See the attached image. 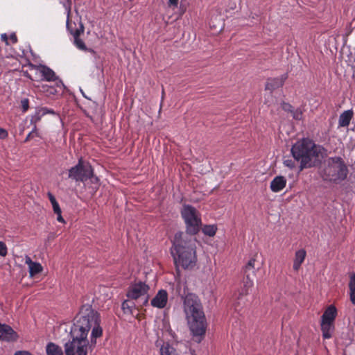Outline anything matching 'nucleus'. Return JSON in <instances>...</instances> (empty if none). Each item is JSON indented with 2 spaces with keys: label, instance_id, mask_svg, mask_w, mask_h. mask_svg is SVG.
<instances>
[{
  "label": "nucleus",
  "instance_id": "obj_4",
  "mask_svg": "<svg viewBox=\"0 0 355 355\" xmlns=\"http://www.w3.org/2000/svg\"><path fill=\"white\" fill-rule=\"evenodd\" d=\"M323 148L309 139L297 141L291 148V154L300 162V171L317 166L320 162Z\"/></svg>",
  "mask_w": 355,
  "mask_h": 355
},
{
  "label": "nucleus",
  "instance_id": "obj_26",
  "mask_svg": "<svg viewBox=\"0 0 355 355\" xmlns=\"http://www.w3.org/2000/svg\"><path fill=\"white\" fill-rule=\"evenodd\" d=\"M204 234L209 236H214L217 231V226L216 225H206L202 228Z\"/></svg>",
  "mask_w": 355,
  "mask_h": 355
},
{
  "label": "nucleus",
  "instance_id": "obj_35",
  "mask_svg": "<svg viewBox=\"0 0 355 355\" xmlns=\"http://www.w3.org/2000/svg\"><path fill=\"white\" fill-rule=\"evenodd\" d=\"M292 114H293V117L296 119V120H300L302 119V113L301 111L300 110H294L293 111V112H291Z\"/></svg>",
  "mask_w": 355,
  "mask_h": 355
},
{
  "label": "nucleus",
  "instance_id": "obj_10",
  "mask_svg": "<svg viewBox=\"0 0 355 355\" xmlns=\"http://www.w3.org/2000/svg\"><path fill=\"white\" fill-rule=\"evenodd\" d=\"M168 300V295L167 291L164 289H160L152 299L150 304L153 307L163 309L166 306Z\"/></svg>",
  "mask_w": 355,
  "mask_h": 355
},
{
  "label": "nucleus",
  "instance_id": "obj_13",
  "mask_svg": "<svg viewBox=\"0 0 355 355\" xmlns=\"http://www.w3.org/2000/svg\"><path fill=\"white\" fill-rule=\"evenodd\" d=\"M17 338V333L8 324L0 322V339L10 341Z\"/></svg>",
  "mask_w": 355,
  "mask_h": 355
},
{
  "label": "nucleus",
  "instance_id": "obj_6",
  "mask_svg": "<svg viewBox=\"0 0 355 355\" xmlns=\"http://www.w3.org/2000/svg\"><path fill=\"white\" fill-rule=\"evenodd\" d=\"M180 214L186 226L184 234L191 237L196 235L202 226L201 215L199 211L190 205H184Z\"/></svg>",
  "mask_w": 355,
  "mask_h": 355
},
{
  "label": "nucleus",
  "instance_id": "obj_39",
  "mask_svg": "<svg viewBox=\"0 0 355 355\" xmlns=\"http://www.w3.org/2000/svg\"><path fill=\"white\" fill-rule=\"evenodd\" d=\"M9 40L11 42V44H16L17 42V37L16 35V34L15 33H12L10 37H9Z\"/></svg>",
  "mask_w": 355,
  "mask_h": 355
},
{
  "label": "nucleus",
  "instance_id": "obj_24",
  "mask_svg": "<svg viewBox=\"0 0 355 355\" xmlns=\"http://www.w3.org/2000/svg\"><path fill=\"white\" fill-rule=\"evenodd\" d=\"M350 300L353 304L355 305V273L350 276L349 283Z\"/></svg>",
  "mask_w": 355,
  "mask_h": 355
},
{
  "label": "nucleus",
  "instance_id": "obj_25",
  "mask_svg": "<svg viewBox=\"0 0 355 355\" xmlns=\"http://www.w3.org/2000/svg\"><path fill=\"white\" fill-rule=\"evenodd\" d=\"M46 110H37L35 113L31 116V123L36 125V124L41 120V119L46 114Z\"/></svg>",
  "mask_w": 355,
  "mask_h": 355
},
{
  "label": "nucleus",
  "instance_id": "obj_45",
  "mask_svg": "<svg viewBox=\"0 0 355 355\" xmlns=\"http://www.w3.org/2000/svg\"><path fill=\"white\" fill-rule=\"evenodd\" d=\"M94 180H95V181H96V182H98V178L97 177H95V178H94Z\"/></svg>",
  "mask_w": 355,
  "mask_h": 355
},
{
  "label": "nucleus",
  "instance_id": "obj_30",
  "mask_svg": "<svg viewBox=\"0 0 355 355\" xmlns=\"http://www.w3.org/2000/svg\"><path fill=\"white\" fill-rule=\"evenodd\" d=\"M254 263H255L254 259H250L248 261V263L246 264V266H245V268H244V272H245V275H246V274H248V271L254 269Z\"/></svg>",
  "mask_w": 355,
  "mask_h": 355
},
{
  "label": "nucleus",
  "instance_id": "obj_46",
  "mask_svg": "<svg viewBox=\"0 0 355 355\" xmlns=\"http://www.w3.org/2000/svg\"><path fill=\"white\" fill-rule=\"evenodd\" d=\"M68 1L69 2V4H71V1H70V0H68Z\"/></svg>",
  "mask_w": 355,
  "mask_h": 355
},
{
  "label": "nucleus",
  "instance_id": "obj_7",
  "mask_svg": "<svg viewBox=\"0 0 355 355\" xmlns=\"http://www.w3.org/2000/svg\"><path fill=\"white\" fill-rule=\"evenodd\" d=\"M69 178L78 182H85L94 178V170L89 162L79 159L78 164L69 170Z\"/></svg>",
  "mask_w": 355,
  "mask_h": 355
},
{
  "label": "nucleus",
  "instance_id": "obj_44",
  "mask_svg": "<svg viewBox=\"0 0 355 355\" xmlns=\"http://www.w3.org/2000/svg\"><path fill=\"white\" fill-rule=\"evenodd\" d=\"M164 89H162V98H164Z\"/></svg>",
  "mask_w": 355,
  "mask_h": 355
},
{
  "label": "nucleus",
  "instance_id": "obj_16",
  "mask_svg": "<svg viewBox=\"0 0 355 355\" xmlns=\"http://www.w3.org/2000/svg\"><path fill=\"white\" fill-rule=\"evenodd\" d=\"M25 263L28 266L29 275L31 277L42 271L43 268L42 265L40 263L33 261L28 256L26 257Z\"/></svg>",
  "mask_w": 355,
  "mask_h": 355
},
{
  "label": "nucleus",
  "instance_id": "obj_8",
  "mask_svg": "<svg viewBox=\"0 0 355 355\" xmlns=\"http://www.w3.org/2000/svg\"><path fill=\"white\" fill-rule=\"evenodd\" d=\"M150 287L145 282L139 281L132 284L128 290L127 297L130 300H137L141 298L144 301L142 305L146 306L148 304L150 295L148 291Z\"/></svg>",
  "mask_w": 355,
  "mask_h": 355
},
{
  "label": "nucleus",
  "instance_id": "obj_41",
  "mask_svg": "<svg viewBox=\"0 0 355 355\" xmlns=\"http://www.w3.org/2000/svg\"><path fill=\"white\" fill-rule=\"evenodd\" d=\"M47 196L51 204L57 201L55 196L51 192H48Z\"/></svg>",
  "mask_w": 355,
  "mask_h": 355
},
{
  "label": "nucleus",
  "instance_id": "obj_2",
  "mask_svg": "<svg viewBox=\"0 0 355 355\" xmlns=\"http://www.w3.org/2000/svg\"><path fill=\"white\" fill-rule=\"evenodd\" d=\"M176 293L183 302V311L191 332L194 337H204L207 322L200 299L195 293L189 291L186 283L179 282L176 285Z\"/></svg>",
  "mask_w": 355,
  "mask_h": 355
},
{
  "label": "nucleus",
  "instance_id": "obj_18",
  "mask_svg": "<svg viewBox=\"0 0 355 355\" xmlns=\"http://www.w3.org/2000/svg\"><path fill=\"white\" fill-rule=\"evenodd\" d=\"M253 284V281L250 278L249 274H246L243 281V286L239 293V300H242L244 297L249 294L250 289L252 287Z\"/></svg>",
  "mask_w": 355,
  "mask_h": 355
},
{
  "label": "nucleus",
  "instance_id": "obj_27",
  "mask_svg": "<svg viewBox=\"0 0 355 355\" xmlns=\"http://www.w3.org/2000/svg\"><path fill=\"white\" fill-rule=\"evenodd\" d=\"M135 306V303L130 300H124L121 305V308L125 313H132Z\"/></svg>",
  "mask_w": 355,
  "mask_h": 355
},
{
  "label": "nucleus",
  "instance_id": "obj_11",
  "mask_svg": "<svg viewBox=\"0 0 355 355\" xmlns=\"http://www.w3.org/2000/svg\"><path fill=\"white\" fill-rule=\"evenodd\" d=\"M84 31V27L83 24L80 25V28H76L74 32L71 31V34L73 36L74 38V44L76 46L82 51H88L89 53H92L93 54H95L96 52L92 49H88L87 48L85 42L80 38V35L81 33H83Z\"/></svg>",
  "mask_w": 355,
  "mask_h": 355
},
{
  "label": "nucleus",
  "instance_id": "obj_17",
  "mask_svg": "<svg viewBox=\"0 0 355 355\" xmlns=\"http://www.w3.org/2000/svg\"><path fill=\"white\" fill-rule=\"evenodd\" d=\"M306 256V252L304 249H300L295 252L293 260V268L295 271H298L301 265L304 261Z\"/></svg>",
  "mask_w": 355,
  "mask_h": 355
},
{
  "label": "nucleus",
  "instance_id": "obj_42",
  "mask_svg": "<svg viewBox=\"0 0 355 355\" xmlns=\"http://www.w3.org/2000/svg\"><path fill=\"white\" fill-rule=\"evenodd\" d=\"M55 214L57 215V220L58 221L62 223H65L63 217L62 216V211L59 212V214Z\"/></svg>",
  "mask_w": 355,
  "mask_h": 355
},
{
  "label": "nucleus",
  "instance_id": "obj_43",
  "mask_svg": "<svg viewBox=\"0 0 355 355\" xmlns=\"http://www.w3.org/2000/svg\"><path fill=\"white\" fill-rule=\"evenodd\" d=\"M41 110H46V114H55V112L53 110L49 109L47 107H42Z\"/></svg>",
  "mask_w": 355,
  "mask_h": 355
},
{
  "label": "nucleus",
  "instance_id": "obj_37",
  "mask_svg": "<svg viewBox=\"0 0 355 355\" xmlns=\"http://www.w3.org/2000/svg\"><path fill=\"white\" fill-rule=\"evenodd\" d=\"M51 205L55 214H59V212L62 211L60 205L57 201L52 203Z\"/></svg>",
  "mask_w": 355,
  "mask_h": 355
},
{
  "label": "nucleus",
  "instance_id": "obj_14",
  "mask_svg": "<svg viewBox=\"0 0 355 355\" xmlns=\"http://www.w3.org/2000/svg\"><path fill=\"white\" fill-rule=\"evenodd\" d=\"M286 179L282 175H278L274 178L271 181L270 188L272 192L277 193L285 188L286 185Z\"/></svg>",
  "mask_w": 355,
  "mask_h": 355
},
{
  "label": "nucleus",
  "instance_id": "obj_33",
  "mask_svg": "<svg viewBox=\"0 0 355 355\" xmlns=\"http://www.w3.org/2000/svg\"><path fill=\"white\" fill-rule=\"evenodd\" d=\"M282 109H283L284 111L288 112H291H291H293V106H292L291 104L287 103H284H284L282 104Z\"/></svg>",
  "mask_w": 355,
  "mask_h": 355
},
{
  "label": "nucleus",
  "instance_id": "obj_31",
  "mask_svg": "<svg viewBox=\"0 0 355 355\" xmlns=\"http://www.w3.org/2000/svg\"><path fill=\"white\" fill-rule=\"evenodd\" d=\"M8 254V248L5 243L0 241V256L6 257Z\"/></svg>",
  "mask_w": 355,
  "mask_h": 355
},
{
  "label": "nucleus",
  "instance_id": "obj_38",
  "mask_svg": "<svg viewBox=\"0 0 355 355\" xmlns=\"http://www.w3.org/2000/svg\"><path fill=\"white\" fill-rule=\"evenodd\" d=\"M179 0H168V6L172 8H176L178 6Z\"/></svg>",
  "mask_w": 355,
  "mask_h": 355
},
{
  "label": "nucleus",
  "instance_id": "obj_20",
  "mask_svg": "<svg viewBox=\"0 0 355 355\" xmlns=\"http://www.w3.org/2000/svg\"><path fill=\"white\" fill-rule=\"evenodd\" d=\"M320 326L323 338L324 339H329L331 338L332 333L335 329L334 323L321 322Z\"/></svg>",
  "mask_w": 355,
  "mask_h": 355
},
{
  "label": "nucleus",
  "instance_id": "obj_15",
  "mask_svg": "<svg viewBox=\"0 0 355 355\" xmlns=\"http://www.w3.org/2000/svg\"><path fill=\"white\" fill-rule=\"evenodd\" d=\"M337 314L336 306L334 305H329L324 311L321 317V322L334 323Z\"/></svg>",
  "mask_w": 355,
  "mask_h": 355
},
{
  "label": "nucleus",
  "instance_id": "obj_19",
  "mask_svg": "<svg viewBox=\"0 0 355 355\" xmlns=\"http://www.w3.org/2000/svg\"><path fill=\"white\" fill-rule=\"evenodd\" d=\"M353 116L354 112L352 109L344 111L339 116L338 126L347 127L349 125L351 120L353 119Z\"/></svg>",
  "mask_w": 355,
  "mask_h": 355
},
{
  "label": "nucleus",
  "instance_id": "obj_36",
  "mask_svg": "<svg viewBox=\"0 0 355 355\" xmlns=\"http://www.w3.org/2000/svg\"><path fill=\"white\" fill-rule=\"evenodd\" d=\"M8 137V131L3 128H0V139H5Z\"/></svg>",
  "mask_w": 355,
  "mask_h": 355
},
{
  "label": "nucleus",
  "instance_id": "obj_5",
  "mask_svg": "<svg viewBox=\"0 0 355 355\" xmlns=\"http://www.w3.org/2000/svg\"><path fill=\"white\" fill-rule=\"evenodd\" d=\"M348 168L340 157H329L322 171L324 180L339 183L345 180L348 174Z\"/></svg>",
  "mask_w": 355,
  "mask_h": 355
},
{
  "label": "nucleus",
  "instance_id": "obj_29",
  "mask_svg": "<svg viewBox=\"0 0 355 355\" xmlns=\"http://www.w3.org/2000/svg\"><path fill=\"white\" fill-rule=\"evenodd\" d=\"M38 136H39V134H38V132L37 130V126L34 125L32 131L30 132L28 134V135L26 136V137L25 138L24 142L26 143V142L29 141L34 137H38Z\"/></svg>",
  "mask_w": 355,
  "mask_h": 355
},
{
  "label": "nucleus",
  "instance_id": "obj_23",
  "mask_svg": "<svg viewBox=\"0 0 355 355\" xmlns=\"http://www.w3.org/2000/svg\"><path fill=\"white\" fill-rule=\"evenodd\" d=\"M160 354L176 355V351L168 343H164L160 348Z\"/></svg>",
  "mask_w": 355,
  "mask_h": 355
},
{
  "label": "nucleus",
  "instance_id": "obj_32",
  "mask_svg": "<svg viewBox=\"0 0 355 355\" xmlns=\"http://www.w3.org/2000/svg\"><path fill=\"white\" fill-rule=\"evenodd\" d=\"M21 107L24 112H26L29 107V101L28 98H24L21 101Z\"/></svg>",
  "mask_w": 355,
  "mask_h": 355
},
{
  "label": "nucleus",
  "instance_id": "obj_12",
  "mask_svg": "<svg viewBox=\"0 0 355 355\" xmlns=\"http://www.w3.org/2000/svg\"><path fill=\"white\" fill-rule=\"evenodd\" d=\"M288 73H286L279 77L268 78L266 84V89L273 91L282 87L286 80L288 78Z\"/></svg>",
  "mask_w": 355,
  "mask_h": 355
},
{
  "label": "nucleus",
  "instance_id": "obj_28",
  "mask_svg": "<svg viewBox=\"0 0 355 355\" xmlns=\"http://www.w3.org/2000/svg\"><path fill=\"white\" fill-rule=\"evenodd\" d=\"M64 7H65V8L67 10V28L68 31L70 33H71V31L74 32L76 28L73 29L72 28V26H71V23L69 22V15H70V13H71V6H70V4H69L68 6L64 4Z\"/></svg>",
  "mask_w": 355,
  "mask_h": 355
},
{
  "label": "nucleus",
  "instance_id": "obj_22",
  "mask_svg": "<svg viewBox=\"0 0 355 355\" xmlns=\"http://www.w3.org/2000/svg\"><path fill=\"white\" fill-rule=\"evenodd\" d=\"M47 355H63L62 348L53 343H49L46 347Z\"/></svg>",
  "mask_w": 355,
  "mask_h": 355
},
{
  "label": "nucleus",
  "instance_id": "obj_40",
  "mask_svg": "<svg viewBox=\"0 0 355 355\" xmlns=\"http://www.w3.org/2000/svg\"><path fill=\"white\" fill-rule=\"evenodd\" d=\"M1 39L3 42L6 43V45H9L10 43L8 42V37L6 33H3L1 35Z\"/></svg>",
  "mask_w": 355,
  "mask_h": 355
},
{
  "label": "nucleus",
  "instance_id": "obj_3",
  "mask_svg": "<svg viewBox=\"0 0 355 355\" xmlns=\"http://www.w3.org/2000/svg\"><path fill=\"white\" fill-rule=\"evenodd\" d=\"M196 242V239L182 232L175 234L171 254L176 267L181 266L184 269H191L196 266L197 261Z\"/></svg>",
  "mask_w": 355,
  "mask_h": 355
},
{
  "label": "nucleus",
  "instance_id": "obj_21",
  "mask_svg": "<svg viewBox=\"0 0 355 355\" xmlns=\"http://www.w3.org/2000/svg\"><path fill=\"white\" fill-rule=\"evenodd\" d=\"M62 85L63 84L61 81L56 83V87L51 85H43L41 87V91H42L44 93H46L47 96L55 95L58 92L57 88L58 87L62 89Z\"/></svg>",
  "mask_w": 355,
  "mask_h": 355
},
{
  "label": "nucleus",
  "instance_id": "obj_9",
  "mask_svg": "<svg viewBox=\"0 0 355 355\" xmlns=\"http://www.w3.org/2000/svg\"><path fill=\"white\" fill-rule=\"evenodd\" d=\"M33 68L36 71V78H38L42 80L53 82L58 79V77L56 76L55 73L51 68L46 65H34Z\"/></svg>",
  "mask_w": 355,
  "mask_h": 355
},
{
  "label": "nucleus",
  "instance_id": "obj_34",
  "mask_svg": "<svg viewBox=\"0 0 355 355\" xmlns=\"http://www.w3.org/2000/svg\"><path fill=\"white\" fill-rule=\"evenodd\" d=\"M284 164L285 166H286L291 169H293L295 167V163L292 159H285L284 161Z\"/></svg>",
  "mask_w": 355,
  "mask_h": 355
},
{
  "label": "nucleus",
  "instance_id": "obj_1",
  "mask_svg": "<svg viewBox=\"0 0 355 355\" xmlns=\"http://www.w3.org/2000/svg\"><path fill=\"white\" fill-rule=\"evenodd\" d=\"M100 323V315L92 305H83L71 328L72 340L64 344L66 355H87L88 345L94 347L96 338L102 336Z\"/></svg>",
  "mask_w": 355,
  "mask_h": 355
}]
</instances>
